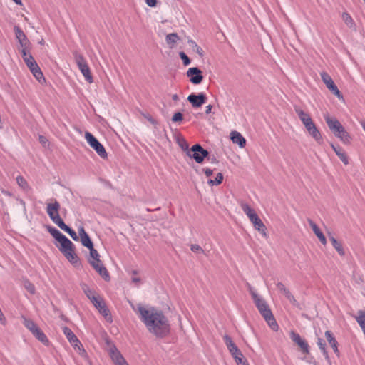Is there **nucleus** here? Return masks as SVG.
I'll list each match as a JSON object with an SVG mask.
<instances>
[{"label":"nucleus","instance_id":"nucleus-1","mask_svg":"<svg viewBox=\"0 0 365 365\" xmlns=\"http://www.w3.org/2000/svg\"><path fill=\"white\" fill-rule=\"evenodd\" d=\"M131 307L151 334L158 338H164L169 334L170 325L162 311L142 304H131Z\"/></svg>","mask_w":365,"mask_h":365},{"label":"nucleus","instance_id":"nucleus-2","mask_svg":"<svg viewBox=\"0 0 365 365\" xmlns=\"http://www.w3.org/2000/svg\"><path fill=\"white\" fill-rule=\"evenodd\" d=\"M247 289L252 296L255 306L261 315L264 317V320L267 322L272 329L274 331L277 330L278 324L266 301L256 292L255 289L250 284H247Z\"/></svg>","mask_w":365,"mask_h":365},{"label":"nucleus","instance_id":"nucleus-3","mask_svg":"<svg viewBox=\"0 0 365 365\" xmlns=\"http://www.w3.org/2000/svg\"><path fill=\"white\" fill-rule=\"evenodd\" d=\"M324 120L329 130L336 138H339L344 144H349L351 143V138L350 135L336 118L325 115Z\"/></svg>","mask_w":365,"mask_h":365},{"label":"nucleus","instance_id":"nucleus-4","mask_svg":"<svg viewBox=\"0 0 365 365\" xmlns=\"http://www.w3.org/2000/svg\"><path fill=\"white\" fill-rule=\"evenodd\" d=\"M61 205L56 199H51V202L46 204V212L52 222L57 226H60L63 220L59 215Z\"/></svg>","mask_w":365,"mask_h":365},{"label":"nucleus","instance_id":"nucleus-5","mask_svg":"<svg viewBox=\"0 0 365 365\" xmlns=\"http://www.w3.org/2000/svg\"><path fill=\"white\" fill-rule=\"evenodd\" d=\"M74 58L79 70L84 76L85 79L89 83H92L93 82V76L91 75V70L84 57L81 54L75 53Z\"/></svg>","mask_w":365,"mask_h":365},{"label":"nucleus","instance_id":"nucleus-6","mask_svg":"<svg viewBox=\"0 0 365 365\" xmlns=\"http://www.w3.org/2000/svg\"><path fill=\"white\" fill-rule=\"evenodd\" d=\"M68 244H62L60 251L63 254L66 258L73 264H78L79 258L75 253V247L73 242L68 240Z\"/></svg>","mask_w":365,"mask_h":365},{"label":"nucleus","instance_id":"nucleus-7","mask_svg":"<svg viewBox=\"0 0 365 365\" xmlns=\"http://www.w3.org/2000/svg\"><path fill=\"white\" fill-rule=\"evenodd\" d=\"M85 138L89 145L95 150L101 158L103 159L107 158L108 154L103 145L91 133L86 132Z\"/></svg>","mask_w":365,"mask_h":365},{"label":"nucleus","instance_id":"nucleus-8","mask_svg":"<svg viewBox=\"0 0 365 365\" xmlns=\"http://www.w3.org/2000/svg\"><path fill=\"white\" fill-rule=\"evenodd\" d=\"M223 339L230 354L234 357L236 363L237 364L242 363V359H244L243 354L233 342L231 337L228 335H225Z\"/></svg>","mask_w":365,"mask_h":365},{"label":"nucleus","instance_id":"nucleus-9","mask_svg":"<svg viewBox=\"0 0 365 365\" xmlns=\"http://www.w3.org/2000/svg\"><path fill=\"white\" fill-rule=\"evenodd\" d=\"M187 155L193 158L197 163H201L208 156V151L205 150L200 144H195L188 150Z\"/></svg>","mask_w":365,"mask_h":365},{"label":"nucleus","instance_id":"nucleus-10","mask_svg":"<svg viewBox=\"0 0 365 365\" xmlns=\"http://www.w3.org/2000/svg\"><path fill=\"white\" fill-rule=\"evenodd\" d=\"M321 78L322 81L324 83L327 88L339 99L343 98L342 95L339 91L337 86L331 79V76L326 72L321 73Z\"/></svg>","mask_w":365,"mask_h":365},{"label":"nucleus","instance_id":"nucleus-11","mask_svg":"<svg viewBox=\"0 0 365 365\" xmlns=\"http://www.w3.org/2000/svg\"><path fill=\"white\" fill-rule=\"evenodd\" d=\"M28 58H26L24 61L27 65L28 68L30 69L31 72L33 73L34 76L39 82H41V80H45L43 78V73L41 72L39 66L36 63L34 58L32 56H29Z\"/></svg>","mask_w":365,"mask_h":365},{"label":"nucleus","instance_id":"nucleus-12","mask_svg":"<svg viewBox=\"0 0 365 365\" xmlns=\"http://www.w3.org/2000/svg\"><path fill=\"white\" fill-rule=\"evenodd\" d=\"M187 76L190 78V82L195 85L200 84L203 79L202 71L197 67L190 68L187 71Z\"/></svg>","mask_w":365,"mask_h":365},{"label":"nucleus","instance_id":"nucleus-13","mask_svg":"<svg viewBox=\"0 0 365 365\" xmlns=\"http://www.w3.org/2000/svg\"><path fill=\"white\" fill-rule=\"evenodd\" d=\"M92 303L103 316L105 317H109L110 319L109 310L101 297L98 296V297H93Z\"/></svg>","mask_w":365,"mask_h":365},{"label":"nucleus","instance_id":"nucleus-14","mask_svg":"<svg viewBox=\"0 0 365 365\" xmlns=\"http://www.w3.org/2000/svg\"><path fill=\"white\" fill-rule=\"evenodd\" d=\"M187 101L192 104V107L199 108L206 102L207 97L203 93H200L197 95L192 93L188 96Z\"/></svg>","mask_w":365,"mask_h":365},{"label":"nucleus","instance_id":"nucleus-15","mask_svg":"<svg viewBox=\"0 0 365 365\" xmlns=\"http://www.w3.org/2000/svg\"><path fill=\"white\" fill-rule=\"evenodd\" d=\"M304 127L306 128L307 132L318 143H321L322 140V138L320 132L316 127L315 124L314 123L313 120H311L309 122H307L305 123Z\"/></svg>","mask_w":365,"mask_h":365},{"label":"nucleus","instance_id":"nucleus-16","mask_svg":"<svg viewBox=\"0 0 365 365\" xmlns=\"http://www.w3.org/2000/svg\"><path fill=\"white\" fill-rule=\"evenodd\" d=\"M89 262L91 266L94 268V269L99 273V274L106 280L109 279V274L107 271L106 268L102 264L101 261L100 259L97 260H91L89 259Z\"/></svg>","mask_w":365,"mask_h":365},{"label":"nucleus","instance_id":"nucleus-17","mask_svg":"<svg viewBox=\"0 0 365 365\" xmlns=\"http://www.w3.org/2000/svg\"><path fill=\"white\" fill-rule=\"evenodd\" d=\"M63 331L65 336H66L67 339L70 341L71 344L75 347L80 349V346H81V344L80 341L78 339L76 336L74 334V333L67 327H64L63 328Z\"/></svg>","mask_w":365,"mask_h":365},{"label":"nucleus","instance_id":"nucleus-18","mask_svg":"<svg viewBox=\"0 0 365 365\" xmlns=\"http://www.w3.org/2000/svg\"><path fill=\"white\" fill-rule=\"evenodd\" d=\"M250 222L252 223L255 229H256L259 232H260L264 237H267V227L263 223L262 220L257 215L252 218L250 219Z\"/></svg>","mask_w":365,"mask_h":365},{"label":"nucleus","instance_id":"nucleus-19","mask_svg":"<svg viewBox=\"0 0 365 365\" xmlns=\"http://www.w3.org/2000/svg\"><path fill=\"white\" fill-rule=\"evenodd\" d=\"M277 287L282 293L284 294V296L287 298L292 304L297 307H299L298 302L295 299L294 297L292 294L289 290L287 289L282 282H277Z\"/></svg>","mask_w":365,"mask_h":365},{"label":"nucleus","instance_id":"nucleus-20","mask_svg":"<svg viewBox=\"0 0 365 365\" xmlns=\"http://www.w3.org/2000/svg\"><path fill=\"white\" fill-rule=\"evenodd\" d=\"M48 231L49 233L61 244V245L63 243L68 244V241L69 239L67 238L64 235H63L56 228L48 226Z\"/></svg>","mask_w":365,"mask_h":365},{"label":"nucleus","instance_id":"nucleus-21","mask_svg":"<svg viewBox=\"0 0 365 365\" xmlns=\"http://www.w3.org/2000/svg\"><path fill=\"white\" fill-rule=\"evenodd\" d=\"M14 31L15 33L16 38L18 40L21 47H26L29 43V40L25 34L24 33V31L18 26H14Z\"/></svg>","mask_w":365,"mask_h":365},{"label":"nucleus","instance_id":"nucleus-22","mask_svg":"<svg viewBox=\"0 0 365 365\" xmlns=\"http://www.w3.org/2000/svg\"><path fill=\"white\" fill-rule=\"evenodd\" d=\"M108 353L115 365H118L125 360L115 346L110 347Z\"/></svg>","mask_w":365,"mask_h":365},{"label":"nucleus","instance_id":"nucleus-23","mask_svg":"<svg viewBox=\"0 0 365 365\" xmlns=\"http://www.w3.org/2000/svg\"><path fill=\"white\" fill-rule=\"evenodd\" d=\"M230 135L233 143L237 144L241 148L245 146L246 140L239 132L232 131Z\"/></svg>","mask_w":365,"mask_h":365},{"label":"nucleus","instance_id":"nucleus-24","mask_svg":"<svg viewBox=\"0 0 365 365\" xmlns=\"http://www.w3.org/2000/svg\"><path fill=\"white\" fill-rule=\"evenodd\" d=\"M328 237L331 242L332 246L334 247V249L336 250V252L339 253L341 256L345 255V251L343 248V246L340 242H339L332 235L331 232H328Z\"/></svg>","mask_w":365,"mask_h":365},{"label":"nucleus","instance_id":"nucleus-25","mask_svg":"<svg viewBox=\"0 0 365 365\" xmlns=\"http://www.w3.org/2000/svg\"><path fill=\"white\" fill-rule=\"evenodd\" d=\"M331 147L344 164L348 165L349 158L343 148L340 146H336L334 144H331Z\"/></svg>","mask_w":365,"mask_h":365},{"label":"nucleus","instance_id":"nucleus-26","mask_svg":"<svg viewBox=\"0 0 365 365\" xmlns=\"http://www.w3.org/2000/svg\"><path fill=\"white\" fill-rule=\"evenodd\" d=\"M180 37L177 33H171L165 36V42L170 48H173L176 43L180 41Z\"/></svg>","mask_w":365,"mask_h":365},{"label":"nucleus","instance_id":"nucleus-27","mask_svg":"<svg viewBox=\"0 0 365 365\" xmlns=\"http://www.w3.org/2000/svg\"><path fill=\"white\" fill-rule=\"evenodd\" d=\"M325 337L330 346L332 347L334 353H336V355H339V351L338 349V342L334 337L332 333L330 331H327L325 332Z\"/></svg>","mask_w":365,"mask_h":365},{"label":"nucleus","instance_id":"nucleus-28","mask_svg":"<svg viewBox=\"0 0 365 365\" xmlns=\"http://www.w3.org/2000/svg\"><path fill=\"white\" fill-rule=\"evenodd\" d=\"M295 112L297 114L299 118L302 122L303 125H304L307 122L312 120L310 115L307 113L303 111L299 108H295Z\"/></svg>","mask_w":365,"mask_h":365},{"label":"nucleus","instance_id":"nucleus-29","mask_svg":"<svg viewBox=\"0 0 365 365\" xmlns=\"http://www.w3.org/2000/svg\"><path fill=\"white\" fill-rule=\"evenodd\" d=\"M240 207L249 220L257 215L255 211L247 203L241 202Z\"/></svg>","mask_w":365,"mask_h":365},{"label":"nucleus","instance_id":"nucleus-30","mask_svg":"<svg viewBox=\"0 0 365 365\" xmlns=\"http://www.w3.org/2000/svg\"><path fill=\"white\" fill-rule=\"evenodd\" d=\"M38 341L43 343L45 345L48 344V339L45 334L38 328L34 333L32 334Z\"/></svg>","mask_w":365,"mask_h":365},{"label":"nucleus","instance_id":"nucleus-31","mask_svg":"<svg viewBox=\"0 0 365 365\" xmlns=\"http://www.w3.org/2000/svg\"><path fill=\"white\" fill-rule=\"evenodd\" d=\"M187 43H188L189 46L190 47V48L194 52L197 53L200 57H202L204 56V51H203L202 48L201 47H200L195 41H193L192 39H189L187 41Z\"/></svg>","mask_w":365,"mask_h":365},{"label":"nucleus","instance_id":"nucleus-32","mask_svg":"<svg viewBox=\"0 0 365 365\" xmlns=\"http://www.w3.org/2000/svg\"><path fill=\"white\" fill-rule=\"evenodd\" d=\"M58 227L66 232L73 240H78L79 237L77 235L76 232L70 228L68 225H66L64 222H62V224L58 226Z\"/></svg>","mask_w":365,"mask_h":365},{"label":"nucleus","instance_id":"nucleus-33","mask_svg":"<svg viewBox=\"0 0 365 365\" xmlns=\"http://www.w3.org/2000/svg\"><path fill=\"white\" fill-rule=\"evenodd\" d=\"M342 19L344 23L349 26L350 29L356 30V24L352 19V17L346 12L343 13Z\"/></svg>","mask_w":365,"mask_h":365},{"label":"nucleus","instance_id":"nucleus-34","mask_svg":"<svg viewBox=\"0 0 365 365\" xmlns=\"http://www.w3.org/2000/svg\"><path fill=\"white\" fill-rule=\"evenodd\" d=\"M24 325L33 334L39 328L37 324L31 319L24 318Z\"/></svg>","mask_w":365,"mask_h":365},{"label":"nucleus","instance_id":"nucleus-35","mask_svg":"<svg viewBox=\"0 0 365 365\" xmlns=\"http://www.w3.org/2000/svg\"><path fill=\"white\" fill-rule=\"evenodd\" d=\"M317 345L319 347V349H321V351H322L323 353V355L324 356V357L326 358V359H329V355H328V352L326 349V344L324 342V341L321 339V338H318L317 339Z\"/></svg>","mask_w":365,"mask_h":365},{"label":"nucleus","instance_id":"nucleus-36","mask_svg":"<svg viewBox=\"0 0 365 365\" xmlns=\"http://www.w3.org/2000/svg\"><path fill=\"white\" fill-rule=\"evenodd\" d=\"M223 180V175L221 173H218L214 180H209L208 184L210 185H218L222 183Z\"/></svg>","mask_w":365,"mask_h":365},{"label":"nucleus","instance_id":"nucleus-37","mask_svg":"<svg viewBox=\"0 0 365 365\" xmlns=\"http://www.w3.org/2000/svg\"><path fill=\"white\" fill-rule=\"evenodd\" d=\"M307 221L310 227L312 228V230H313V232H314L317 237L323 235L322 232L320 230L318 226L312 220L308 219Z\"/></svg>","mask_w":365,"mask_h":365},{"label":"nucleus","instance_id":"nucleus-38","mask_svg":"<svg viewBox=\"0 0 365 365\" xmlns=\"http://www.w3.org/2000/svg\"><path fill=\"white\" fill-rule=\"evenodd\" d=\"M81 238V244L87 247V248H92V246L93 245V242L90 238V237L88 236V235H84V236H82L80 237Z\"/></svg>","mask_w":365,"mask_h":365},{"label":"nucleus","instance_id":"nucleus-39","mask_svg":"<svg viewBox=\"0 0 365 365\" xmlns=\"http://www.w3.org/2000/svg\"><path fill=\"white\" fill-rule=\"evenodd\" d=\"M297 344L300 347V349L303 353H304V354L309 353V346L305 340H304L303 339H301L299 341H297Z\"/></svg>","mask_w":365,"mask_h":365},{"label":"nucleus","instance_id":"nucleus-40","mask_svg":"<svg viewBox=\"0 0 365 365\" xmlns=\"http://www.w3.org/2000/svg\"><path fill=\"white\" fill-rule=\"evenodd\" d=\"M297 344L300 347V349L303 353H304V354L309 353V346L305 340H304L303 339H301L299 341H297Z\"/></svg>","mask_w":365,"mask_h":365},{"label":"nucleus","instance_id":"nucleus-41","mask_svg":"<svg viewBox=\"0 0 365 365\" xmlns=\"http://www.w3.org/2000/svg\"><path fill=\"white\" fill-rule=\"evenodd\" d=\"M16 182L19 185V186L24 190H26L29 188V185L26 180L21 175L17 176Z\"/></svg>","mask_w":365,"mask_h":365},{"label":"nucleus","instance_id":"nucleus-42","mask_svg":"<svg viewBox=\"0 0 365 365\" xmlns=\"http://www.w3.org/2000/svg\"><path fill=\"white\" fill-rule=\"evenodd\" d=\"M90 250V256L91 257V260H97L99 259V254L96 250L93 248V245L92 246V248H88Z\"/></svg>","mask_w":365,"mask_h":365},{"label":"nucleus","instance_id":"nucleus-43","mask_svg":"<svg viewBox=\"0 0 365 365\" xmlns=\"http://www.w3.org/2000/svg\"><path fill=\"white\" fill-rule=\"evenodd\" d=\"M179 56L182 60L185 66H188L190 63V60L184 52H180Z\"/></svg>","mask_w":365,"mask_h":365},{"label":"nucleus","instance_id":"nucleus-44","mask_svg":"<svg viewBox=\"0 0 365 365\" xmlns=\"http://www.w3.org/2000/svg\"><path fill=\"white\" fill-rule=\"evenodd\" d=\"M182 120H183V115L180 112L175 113L172 118V121L175 122V123L181 122V121H182Z\"/></svg>","mask_w":365,"mask_h":365},{"label":"nucleus","instance_id":"nucleus-45","mask_svg":"<svg viewBox=\"0 0 365 365\" xmlns=\"http://www.w3.org/2000/svg\"><path fill=\"white\" fill-rule=\"evenodd\" d=\"M190 249L195 253H204L203 249L196 244L192 245Z\"/></svg>","mask_w":365,"mask_h":365},{"label":"nucleus","instance_id":"nucleus-46","mask_svg":"<svg viewBox=\"0 0 365 365\" xmlns=\"http://www.w3.org/2000/svg\"><path fill=\"white\" fill-rule=\"evenodd\" d=\"M290 338L295 344L302 339L298 333L293 331L290 332Z\"/></svg>","mask_w":365,"mask_h":365},{"label":"nucleus","instance_id":"nucleus-47","mask_svg":"<svg viewBox=\"0 0 365 365\" xmlns=\"http://www.w3.org/2000/svg\"><path fill=\"white\" fill-rule=\"evenodd\" d=\"M21 48H22V49L21 51V53L22 57L24 61H26V58L28 59L29 56H32L29 53H28V51L26 50L27 46L26 47H21Z\"/></svg>","mask_w":365,"mask_h":365},{"label":"nucleus","instance_id":"nucleus-48","mask_svg":"<svg viewBox=\"0 0 365 365\" xmlns=\"http://www.w3.org/2000/svg\"><path fill=\"white\" fill-rule=\"evenodd\" d=\"M25 287L28 292H29L31 294H34L35 287L32 284L28 282L27 284L25 285Z\"/></svg>","mask_w":365,"mask_h":365},{"label":"nucleus","instance_id":"nucleus-49","mask_svg":"<svg viewBox=\"0 0 365 365\" xmlns=\"http://www.w3.org/2000/svg\"><path fill=\"white\" fill-rule=\"evenodd\" d=\"M180 146L183 150L187 151V153L190 150L188 144L185 140H182L180 143Z\"/></svg>","mask_w":365,"mask_h":365},{"label":"nucleus","instance_id":"nucleus-50","mask_svg":"<svg viewBox=\"0 0 365 365\" xmlns=\"http://www.w3.org/2000/svg\"><path fill=\"white\" fill-rule=\"evenodd\" d=\"M85 293L88 298L92 302L93 297H98V296L95 295L94 292L90 289H88L87 291H85Z\"/></svg>","mask_w":365,"mask_h":365},{"label":"nucleus","instance_id":"nucleus-51","mask_svg":"<svg viewBox=\"0 0 365 365\" xmlns=\"http://www.w3.org/2000/svg\"><path fill=\"white\" fill-rule=\"evenodd\" d=\"M146 4L150 7H155L157 5L158 0H144Z\"/></svg>","mask_w":365,"mask_h":365},{"label":"nucleus","instance_id":"nucleus-52","mask_svg":"<svg viewBox=\"0 0 365 365\" xmlns=\"http://www.w3.org/2000/svg\"><path fill=\"white\" fill-rule=\"evenodd\" d=\"M39 141H40V143H41L43 146H46V143H47V142H48V140H47L45 137H43V136H42V135H40V136H39Z\"/></svg>","mask_w":365,"mask_h":365},{"label":"nucleus","instance_id":"nucleus-53","mask_svg":"<svg viewBox=\"0 0 365 365\" xmlns=\"http://www.w3.org/2000/svg\"><path fill=\"white\" fill-rule=\"evenodd\" d=\"M203 171L207 177L211 176L213 173L212 170L210 168H204Z\"/></svg>","mask_w":365,"mask_h":365},{"label":"nucleus","instance_id":"nucleus-54","mask_svg":"<svg viewBox=\"0 0 365 365\" xmlns=\"http://www.w3.org/2000/svg\"><path fill=\"white\" fill-rule=\"evenodd\" d=\"M78 234L80 237L88 235L83 227L78 228Z\"/></svg>","mask_w":365,"mask_h":365},{"label":"nucleus","instance_id":"nucleus-55","mask_svg":"<svg viewBox=\"0 0 365 365\" xmlns=\"http://www.w3.org/2000/svg\"><path fill=\"white\" fill-rule=\"evenodd\" d=\"M318 239L319 240V241L321 242V243L322 245H327V240H326V237L324 234L322 235H321L320 237H319Z\"/></svg>","mask_w":365,"mask_h":365},{"label":"nucleus","instance_id":"nucleus-56","mask_svg":"<svg viewBox=\"0 0 365 365\" xmlns=\"http://www.w3.org/2000/svg\"><path fill=\"white\" fill-rule=\"evenodd\" d=\"M206 158H207V160H209L212 163H215L217 162V159L215 156L211 157L208 155V156H207Z\"/></svg>","mask_w":365,"mask_h":365},{"label":"nucleus","instance_id":"nucleus-57","mask_svg":"<svg viewBox=\"0 0 365 365\" xmlns=\"http://www.w3.org/2000/svg\"><path fill=\"white\" fill-rule=\"evenodd\" d=\"M212 106L211 105H208L206 106L205 113L209 114L212 111Z\"/></svg>","mask_w":365,"mask_h":365},{"label":"nucleus","instance_id":"nucleus-58","mask_svg":"<svg viewBox=\"0 0 365 365\" xmlns=\"http://www.w3.org/2000/svg\"><path fill=\"white\" fill-rule=\"evenodd\" d=\"M132 281L134 282V283H139L140 279L139 277H133L132 278Z\"/></svg>","mask_w":365,"mask_h":365},{"label":"nucleus","instance_id":"nucleus-59","mask_svg":"<svg viewBox=\"0 0 365 365\" xmlns=\"http://www.w3.org/2000/svg\"><path fill=\"white\" fill-rule=\"evenodd\" d=\"M172 99L175 101H178L179 100V97L177 94H173L172 96Z\"/></svg>","mask_w":365,"mask_h":365},{"label":"nucleus","instance_id":"nucleus-60","mask_svg":"<svg viewBox=\"0 0 365 365\" xmlns=\"http://www.w3.org/2000/svg\"><path fill=\"white\" fill-rule=\"evenodd\" d=\"M16 4L22 5L21 0H13Z\"/></svg>","mask_w":365,"mask_h":365},{"label":"nucleus","instance_id":"nucleus-61","mask_svg":"<svg viewBox=\"0 0 365 365\" xmlns=\"http://www.w3.org/2000/svg\"><path fill=\"white\" fill-rule=\"evenodd\" d=\"M118 365H129L127 361L125 360L123 361V362H121L120 364H118Z\"/></svg>","mask_w":365,"mask_h":365},{"label":"nucleus","instance_id":"nucleus-62","mask_svg":"<svg viewBox=\"0 0 365 365\" xmlns=\"http://www.w3.org/2000/svg\"><path fill=\"white\" fill-rule=\"evenodd\" d=\"M238 365H249L246 361H244V359H242V363H241L240 364H238Z\"/></svg>","mask_w":365,"mask_h":365},{"label":"nucleus","instance_id":"nucleus-63","mask_svg":"<svg viewBox=\"0 0 365 365\" xmlns=\"http://www.w3.org/2000/svg\"><path fill=\"white\" fill-rule=\"evenodd\" d=\"M4 194L6 195H9V193L8 192H3Z\"/></svg>","mask_w":365,"mask_h":365}]
</instances>
